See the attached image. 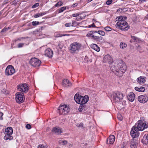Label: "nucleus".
<instances>
[{"mask_svg": "<svg viewBox=\"0 0 148 148\" xmlns=\"http://www.w3.org/2000/svg\"><path fill=\"white\" fill-rule=\"evenodd\" d=\"M110 67L112 72L119 77L121 76L126 70L125 64L121 60L116 61Z\"/></svg>", "mask_w": 148, "mask_h": 148, "instance_id": "obj_1", "label": "nucleus"}, {"mask_svg": "<svg viewBox=\"0 0 148 148\" xmlns=\"http://www.w3.org/2000/svg\"><path fill=\"white\" fill-rule=\"evenodd\" d=\"M74 99L77 103L81 105L85 104L88 101L89 97L87 95L83 97L76 93L75 95Z\"/></svg>", "mask_w": 148, "mask_h": 148, "instance_id": "obj_2", "label": "nucleus"}, {"mask_svg": "<svg viewBox=\"0 0 148 148\" xmlns=\"http://www.w3.org/2000/svg\"><path fill=\"white\" fill-rule=\"evenodd\" d=\"M82 47V45L80 43L74 42L70 44L69 49L70 52L73 53L77 52L81 49Z\"/></svg>", "mask_w": 148, "mask_h": 148, "instance_id": "obj_3", "label": "nucleus"}, {"mask_svg": "<svg viewBox=\"0 0 148 148\" xmlns=\"http://www.w3.org/2000/svg\"><path fill=\"white\" fill-rule=\"evenodd\" d=\"M116 27L124 31H126L130 28V26L126 21H121L116 23Z\"/></svg>", "mask_w": 148, "mask_h": 148, "instance_id": "obj_4", "label": "nucleus"}, {"mask_svg": "<svg viewBox=\"0 0 148 148\" xmlns=\"http://www.w3.org/2000/svg\"><path fill=\"white\" fill-rule=\"evenodd\" d=\"M137 124V127L138 131H142L148 127V123L143 120H139Z\"/></svg>", "mask_w": 148, "mask_h": 148, "instance_id": "obj_5", "label": "nucleus"}, {"mask_svg": "<svg viewBox=\"0 0 148 148\" xmlns=\"http://www.w3.org/2000/svg\"><path fill=\"white\" fill-rule=\"evenodd\" d=\"M124 95L122 92L116 91L113 94V99L115 102H118L123 99Z\"/></svg>", "mask_w": 148, "mask_h": 148, "instance_id": "obj_6", "label": "nucleus"}, {"mask_svg": "<svg viewBox=\"0 0 148 148\" xmlns=\"http://www.w3.org/2000/svg\"><path fill=\"white\" fill-rule=\"evenodd\" d=\"M58 112L60 114H65L69 112V109L67 105L62 104L60 105L58 108Z\"/></svg>", "mask_w": 148, "mask_h": 148, "instance_id": "obj_7", "label": "nucleus"}, {"mask_svg": "<svg viewBox=\"0 0 148 148\" xmlns=\"http://www.w3.org/2000/svg\"><path fill=\"white\" fill-rule=\"evenodd\" d=\"M136 126H134L132 127L130 134L133 138H138L139 136V133Z\"/></svg>", "mask_w": 148, "mask_h": 148, "instance_id": "obj_8", "label": "nucleus"}, {"mask_svg": "<svg viewBox=\"0 0 148 148\" xmlns=\"http://www.w3.org/2000/svg\"><path fill=\"white\" fill-rule=\"evenodd\" d=\"M86 36L88 37H91L93 39L101 42H103L104 41V40L103 37L100 36H95L92 35L90 32L87 34Z\"/></svg>", "mask_w": 148, "mask_h": 148, "instance_id": "obj_9", "label": "nucleus"}, {"mask_svg": "<svg viewBox=\"0 0 148 148\" xmlns=\"http://www.w3.org/2000/svg\"><path fill=\"white\" fill-rule=\"evenodd\" d=\"M29 63L34 67L38 66L40 65L41 61L37 58H34L31 59Z\"/></svg>", "mask_w": 148, "mask_h": 148, "instance_id": "obj_10", "label": "nucleus"}, {"mask_svg": "<svg viewBox=\"0 0 148 148\" xmlns=\"http://www.w3.org/2000/svg\"><path fill=\"white\" fill-rule=\"evenodd\" d=\"M23 94L20 92H18L16 94V102L21 103L23 102L24 98H23Z\"/></svg>", "mask_w": 148, "mask_h": 148, "instance_id": "obj_11", "label": "nucleus"}, {"mask_svg": "<svg viewBox=\"0 0 148 148\" xmlns=\"http://www.w3.org/2000/svg\"><path fill=\"white\" fill-rule=\"evenodd\" d=\"M5 74L7 75H10L15 72V69L14 67L11 65L8 66L6 68L5 70Z\"/></svg>", "mask_w": 148, "mask_h": 148, "instance_id": "obj_12", "label": "nucleus"}, {"mask_svg": "<svg viewBox=\"0 0 148 148\" xmlns=\"http://www.w3.org/2000/svg\"><path fill=\"white\" fill-rule=\"evenodd\" d=\"M138 142V138H133L130 143L131 148H137Z\"/></svg>", "mask_w": 148, "mask_h": 148, "instance_id": "obj_13", "label": "nucleus"}, {"mask_svg": "<svg viewBox=\"0 0 148 148\" xmlns=\"http://www.w3.org/2000/svg\"><path fill=\"white\" fill-rule=\"evenodd\" d=\"M18 90L23 92H26L28 90V87L26 84H21L17 86Z\"/></svg>", "mask_w": 148, "mask_h": 148, "instance_id": "obj_14", "label": "nucleus"}, {"mask_svg": "<svg viewBox=\"0 0 148 148\" xmlns=\"http://www.w3.org/2000/svg\"><path fill=\"white\" fill-rule=\"evenodd\" d=\"M138 100L140 103H145L148 100V98L146 95H140L138 97Z\"/></svg>", "mask_w": 148, "mask_h": 148, "instance_id": "obj_15", "label": "nucleus"}, {"mask_svg": "<svg viewBox=\"0 0 148 148\" xmlns=\"http://www.w3.org/2000/svg\"><path fill=\"white\" fill-rule=\"evenodd\" d=\"M103 62L110 64L113 62V60L110 56L109 55H107L104 56Z\"/></svg>", "mask_w": 148, "mask_h": 148, "instance_id": "obj_16", "label": "nucleus"}, {"mask_svg": "<svg viewBox=\"0 0 148 148\" xmlns=\"http://www.w3.org/2000/svg\"><path fill=\"white\" fill-rule=\"evenodd\" d=\"M62 85L64 87H70L72 86V83L67 79H64L62 82Z\"/></svg>", "mask_w": 148, "mask_h": 148, "instance_id": "obj_17", "label": "nucleus"}, {"mask_svg": "<svg viewBox=\"0 0 148 148\" xmlns=\"http://www.w3.org/2000/svg\"><path fill=\"white\" fill-rule=\"evenodd\" d=\"M115 140V137L113 135H110L107 140L106 143L108 144H112L113 143Z\"/></svg>", "mask_w": 148, "mask_h": 148, "instance_id": "obj_18", "label": "nucleus"}, {"mask_svg": "<svg viewBox=\"0 0 148 148\" xmlns=\"http://www.w3.org/2000/svg\"><path fill=\"white\" fill-rule=\"evenodd\" d=\"M53 51L50 48H48L45 51V55L49 58H51L53 55Z\"/></svg>", "mask_w": 148, "mask_h": 148, "instance_id": "obj_19", "label": "nucleus"}, {"mask_svg": "<svg viewBox=\"0 0 148 148\" xmlns=\"http://www.w3.org/2000/svg\"><path fill=\"white\" fill-rule=\"evenodd\" d=\"M128 99L131 102L134 101L135 99V94L132 92L129 93L128 95L127 96Z\"/></svg>", "mask_w": 148, "mask_h": 148, "instance_id": "obj_20", "label": "nucleus"}, {"mask_svg": "<svg viewBox=\"0 0 148 148\" xmlns=\"http://www.w3.org/2000/svg\"><path fill=\"white\" fill-rule=\"evenodd\" d=\"M146 78L145 77L140 76L137 79V81L138 83L140 84L144 83L146 81Z\"/></svg>", "mask_w": 148, "mask_h": 148, "instance_id": "obj_21", "label": "nucleus"}, {"mask_svg": "<svg viewBox=\"0 0 148 148\" xmlns=\"http://www.w3.org/2000/svg\"><path fill=\"white\" fill-rule=\"evenodd\" d=\"M142 142L144 144L147 145L148 144V134H145L142 140Z\"/></svg>", "mask_w": 148, "mask_h": 148, "instance_id": "obj_22", "label": "nucleus"}, {"mask_svg": "<svg viewBox=\"0 0 148 148\" xmlns=\"http://www.w3.org/2000/svg\"><path fill=\"white\" fill-rule=\"evenodd\" d=\"M87 109V107L85 104L80 105L78 109L79 112L84 111Z\"/></svg>", "mask_w": 148, "mask_h": 148, "instance_id": "obj_23", "label": "nucleus"}, {"mask_svg": "<svg viewBox=\"0 0 148 148\" xmlns=\"http://www.w3.org/2000/svg\"><path fill=\"white\" fill-rule=\"evenodd\" d=\"M52 131V132H54L58 134H59L62 132L61 129L56 127H53Z\"/></svg>", "mask_w": 148, "mask_h": 148, "instance_id": "obj_24", "label": "nucleus"}, {"mask_svg": "<svg viewBox=\"0 0 148 148\" xmlns=\"http://www.w3.org/2000/svg\"><path fill=\"white\" fill-rule=\"evenodd\" d=\"M13 130L12 128L11 127H8L5 129L4 134H12Z\"/></svg>", "mask_w": 148, "mask_h": 148, "instance_id": "obj_25", "label": "nucleus"}, {"mask_svg": "<svg viewBox=\"0 0 148 148\" xmlns=\"http://www.w3.org/2000/svg\"><path fill=\"white\" fill-rule=\"evenodd\" d=\"M5 136H4V138L5 140H12L13 138V137L11 136L12 134H5Z\"/></svg>", "mask_w": 148, "mask_h": 148, "instance_id": "obj_26", "label": "nucleus"}, {"mask_svg": "<svg viewBox=\"0 0 148 148\" xmlns=\"http://www.w3.org/2000/svg\"><path fill=\"white\" fill-rule=\"evenodd\" d=\"M91 47L97 52H99L100 51V48L98 47L96 44H93L91 45Z\"/></svg>", "mask_w": 148, "mask_h": 148, "instance_id": "obj_27", "label": "nucleus"}, {"mask_svg": "<svg viewBox=\"0 0 148 148\" xmlns=\"http://www.w3.org/2000/svg\"><path fill=\"white\" fill-rule=\"evenodd\" d=\"M135 89L137 91L140 92H143L145 90V88L143 87H142L140 88L138 87H135Z\"/></svg>", "mask_w": 148, "mask_h": 148, "instance_id": "obj_28", "label": "nucleus"}, {"mask_svg": "<svg viewBox=\"0 0 148 148\" xmlns=\"http://www.w3.org/2000/svg\"><path fill=\"white\" fill-rule=\"evenodd\" d=\"M46 14V12H43L40 13H37L34 15V18H38L40 16H42L44 15L45 14Z\"/></svg>", "mask_w": 148, "mask_h": 148, "instance_id": "obj_29", "label": "nucleus"}, {"mask_svg": "<svg viewBox=\"0 0 148 148\" xmlns=\"http://www.w3.org/2000/svg\"><path fill=\"white\" fill-rule=\"evenodd\" d=\"M131 38L134 42H139L140 41V40L138 38L136 37L133 36H131Z\"/></svg>", "mask_w": 148, "mask_h": 148, "instance_id": "obj_30", "label": "nucleus"}, {"mask_svg": "<svg viewBox=\"0 0 148 148\" xmlns=\"http://www.w3.org/2000/svg\"><path fill=\"white\" fill-rule=\"evenodd\" d=\"M80 23L75 21H72L71 26L72 27H77L79 25Z\"/></svg>", "mask_w": 148, "mask_h": 148, "instance_id": "obj_31", "label": "nucleus"}, {"mask_svg": "<svg viewBox=\"0 0 148 148\" xmlns=\"http://www.w3.org/2000/svg\"><path fill=\"white\" fill-rule=\"evenodd\" d=\"M127 44L123 42H121L120 46L121 48L123 49L127 47Z\"/></svg>", "mask_w": 148, "mask_h": 148, "instance_id": "obj_32", "label": "nucleus"}, {"mask_svg": "<svg viewBox=\"0 0 148 148\" xmlns=\"http://www.w3.org/2000/svg\"><path fill=\"white\" fill-rule=\"evenodd\" d=\"M59 143L62 145H66L67 143V141L66 140H61L59 141Z\"/></svg>", "mask_w": 148, "mask_h": 148, "instance_id": "obj_33", "label": "nucleus"}, {"mask_svg": "<svg viewBox=\"0 0 148 148\" xmlns=\"http://www.w3.org/2000/svg\"><path fill=\"white\" fill-rule=\"evenodd\" d=\"M66 9V7H63L60 8L58 11V13H60L63 12L64 10Z\"/></svg>", "mask_w": 148, "mask_h": 148, "instance_id": "obj_34", "label": "nucleus"}, {"mask_svg": "<svg viewBox=\"0 0 148 148\" xmlns=\"http://www.w3.org/2000/svg\"><path fill=\"white\" fill-rule=\"evenodd\" d=\"M63 3L62 2L60 1L58 2L55 5V6L56 7L60 6L62 5Z\"/></svg>", "mask_w": 148, "mask_h": 148, "instance_id": "obj_35", "label": "nucleus"}, {"mask_svg": "<svg viewBox=\"0 0 148 148\" xmlns=\"http://www.w3.org/2000/svg\"><path fill=\"white\" fill-rule=\"evenodd\" d=\"M1 92L2 93L4 94L5 95H7L9 93L8 91L5 89H3L1 90Z\"/></svg>", "mask_w": 148, "mask_h": 148, "instance_id": "obj_36", "label": "nucleus"}, {"mask_svg": "<svg viewBox=\"0 0 148 148\" xmlns=\"http://www.w3.org/2000/svg\"><path fill=\"white\" fill-rule=\"evenodd\" d=\"M97 33L99 35L103 36H104L105 34V32L104 31L101 30L98 31Z\"/></svg>", "mask_w": 148, "mask_h": 148, "instance_id": "obj_37", "label": "nucleus"}, {"mask_svg": "<svg viewBox=\"0 0 148 148\" xmlns=\"http://www.w3.org/2000/svg\"><path fill=\"white\" fill-rule=\"evenodd\" d=\"M117 18H118V21L117 22H119L120 21H125V20H124V19H123V17L122 16L118 17Z\"/></svg>", "mask_w": 148, "mask_h": 148, "instance_id": "obj_38", "label": "nucleus"}, {"mask_svg": "<svg viewBox=\"0 0 148 148\" xmlns=\"http://www.w3.org/2000/svg\"><path fill=\"white\" fill-rule=\"evenodd\" d=\"M39 22L38 21H34L32 22V25L34 26H36L39 24Z\"/></svg>", "mask_w": 148, "mask_h": 148, "instance_id": "obj_39", "label": "nucleus"}, {"mask_svg": "<svg viewBox=\"0 0 148 148\" xmlns=\"http://www.w3.org/2000/svg\"><path fill=\"white\" fill-rule=\"evenodd\" d=\"M117 118L119 120L122 121L123 119V117L121 114H119L117 115Z\"/></svg>", "mask_w": 148, "mask_h": 148, "instance_id": "obj_40", "label": "nucleus"}, {"mask_svg": "<svg viewBox=\"0 0 148 148\" xmlns=\"http://www.w3.org/2000/svg\"><path fill=\"white\" fill-rule=\"evenodd\" d=\"M105 30L106 31H110L111 30V28L110 27L108 26H107L105 27L104 28Z\"/></svg>", "mask_w": 148, "mask_h": 148, "instance_id": "obj_41", "label": "nucleus"}, {"mask_svg": "<svg viewBox=\"0 0 148 148\" xmlns=\"http://www.w3.org/2000/svg\"><path fill=\"white\" fill-rule=\"evenodd\" d=\"M77 126L79 128H83V124L82 123H81L77 125Z\"/></svg>", "mask_w": 148, "mask_h": 148, "instance_id": "obj_42", "label": "nucleus"}, {"mask_svg": "<svg viewBox=\"0 0 148 148\" xmlns=\"http://www.w3.org/2000/svg\"><path fill=\"white\" fill-rule=\"evenodd\" d=\"M39 5V3H37L35 4L34 5L32 6V8H36V7L38 6Z\"/></svg>", "mask_w": 148, "mask_h": 148, "instance_id": "obj_43", "label": "nucleus"}, {"mask_svg": "<svg viewBox=\"0 0 148 148\" xmlns=\"http://www.w3.org/2000/svg\"><path fill=\"white\" fill-rule=\"evenodd\" d=\"M112 0H108L106 2V4L107 5H109L112 3Z\"/></svg>", "mask_w": 148, "mask_h": 148, "instance_id": "obj_44", "label": "nucleus"}, {"mask_svg": "<svg viewBox=\"0 0 148 148\" xmlns=\"http://www.w3.org/2000/svg\"><path fill=\"white\" fill-rule=\"evenodd\" d=\"M24 45V43H20L18 44V47L21 48Z\"/></svg>", "mask_w": 148, "mask_h": 148, "instance_id": "obj_45", "label": "nucleus"}, {"mask_svg": "<svg viewBox=\"0 0 148 148\" xmlns=\"http://www.w3.org/2000/svg\"><path fill=\"white\" fill-rule=\"evenodd\" d=\"M25 127L27 129H29L31 128V126L30 125L27 124L26 125Z\"/></svg>", "mask_w": 148, "mask_h": 148, "instance_id": "obj_46", "label": "nucleus"}, {"mask_svg": "<svg viewBox=\"0 0 148 148\" xmlns=\"http://www.w3.org/2000/svg\"><path fill=\"white\" fill-rule=\"evenodd\" d=\"M8 30V29L6 27H5L3 28L1 31V33H2L3 32H5Z\"/></svg>", "mask_w": 148, "mask_h": 148, "instance_id": "obj_47", "label": "nucleus"}, {"mask_svg": "<svg viewBox=\"0 0 148 148\" xmlns=\"http://www.w3.org/2000/svg\"><path fill=\"white\" fill-rule=\"evenodd\" d=\"M80 13H76V14H73L72 15V16L73 17H76L77 16L80 15Z\"/></svg>", "mask_w": 148, "mask_h": 148, "instance_id": "obj_48", "label": "nucleus"}, {"mask_svg": "<svg viewBox=\"0 0 148 148\" xmlns=\"http://www.w3.org/2000/svg\"><path fill=\"white\" fill-rule=\"evenodd\" d=\"M71 23H66L65 24V26L66 27H69L71 26Z\"/></svg>", "mask_w": 148, "mask_h": 148, "instance_id": "obj_49", "label": "nucleus"}, {"mask_svg": "<svg viewBox=\"0 0 148 148\" xmlns=\"http://www.w3.org/2000/svg\"><path fill=\"white\" fill-rule=\"evenodd\" d=\"M90 32L92 35H93V34L95 33H97V31H91Z\"/></svg>", "mask_w": 148, "mask_h": 148, "instance_id": "obj_50", "label": "nucleus"}, {"mask_svg": "<svg viewBox=\"0 0 148 148\" xmlns=\"http://www.w3.org/2000/svg\"><path fill=\"white\" fill-rule=\"evenodd\" d=\"M38 148H45V147L43 145H39L38 147Z\"/></svg>", "mask_w": 148, "mask_h": 148, "instance_id": "obj_51", "label": "nucleus"}, {"mask_svg": "<svg viewBox=\"0 0 148 148\" xmlns=\"http://www.w3.org/2000/svg\"><path fill=\"white\" fill-rule=\"evenodd\" d=\"M59 37H62V36H69V34H59Z\"/></svg>", "mask_w": 148, "mask_h": 148, "instance_id": "obj_52", "label": "nucleus"}, {"mask_svg": "<svg viewBox=\"0 0 148 148\" xmlns=\"http://www.w3.org/2000/svg\"><path fill=\"white\" fill-rule=\"evenodd\" d=\"M95 27V25L94 24V23H93L92 24L89 25L88 26V27L90 28L91 27Z\"/></svg>", "mask_w": 148, "mask_h": 148, "instance_id": "obj_53", "label": "nucleus"}, {"mask_svg": "<svg viewBox=\"0 0 148 148\" xmlns=\"http://www.w3.org/2000/svg\"><path fill=\"white\" fill-rule=\"evenodd\" d=\"M3 115V114L1 112H0V119H2V116Z\"/></svg>", "mask_w": 148, "mask_h": 148, "instance_id": "obj_54", "label": "nucleus"}, {"mask_svg": "<svg viewBox=\"0 0 148 148\" xmlns=\"http://www.w3.org/2000/svg\"><path fill=\"white\" fill-rule=\"evenodd\" d=\"M147 0H139V3H143V2L146 1Z\"/></svg>", "mask_w": 148, "mask_h": 148, "instance_id": "obj_55", "label": "nucleus"}, {"mask_svg": "<svg viewBox=\"0 0 148 148\" xmlns=\"http://www.w3.org/2000/svg\"><path fill=\"white\" fill-rule=\"evenodd\" d=\"M84 60L85 61H86L87 62H88V57L87 56H85L84 58Z\"/></svg>", "mask_w": 148, "mask_h": 148, "instance_id": "obj_56", "label": "nucleus"}, {"mask_svg": "<svg viewBox=\"0 0 148 148\" xmlns=\"http://www.w3.org/2000/svg\"><path fill=\"white\" fill-rule=\"evenodd\" d=\"M77 5V3H76L73 4L72 5V6L73 7H76Z\"/></svg>", "mask_w": 148, "mask_h": 148, "instance_id": "obj_57", "label": "nucleus"}, {"mask_svg": "<svg viewBox=\"0 0 148 148\" xmlns=\"http://www.w3.org/2000/svg\"><path fill=\"white\" fill-rule=\"evenodd\" d=\"M145 19L146 20H148V14L145 16Z\"/></svg>", "mask_w": 148, "mask_h": 148, "instance_id": "obj_58", "label": "nucleus"}, {"mask_svg": "<svg viewBox=\"0 0 148 148\" xmlns=\"http://www.w3.org/2000/svg\"><path fill=\"white\" fill-rule=\"evenodd\" d=\"M23 38H18L17 40H16L15 41H17L18 40L21 41V39H23Z\"/></svg>", "mask_w": 148, "mask_h": 148, "instance_id": "obj_59", "label": "nucleus"}, {"mask_svg": "<svg viewBox=\"0 0 148 148\" xmlns=\"http://www.w3.org/2000/svg\"><path fill=\"white\" fill-rule=\"evenodd\" d=\"M123 17V19H124V20H126L127 19V17L126 16H124Z\"/></svg>", "mask_w": 148, "mask_h": 148, "instance_id": "obj_60", "label": "nucleus"}, {"mask_svg": "<svg viewBox=\"0 0 148 148\" xmlns=\"http://www.w3.org/2000/svg\"><path fill=\"white\" fill-rule=\"evenodd\" d=\"M130 43H132V42H134L132 39L130 40Z\"/></svg>", "mask_w": 148, "mask_h": 148, "instance_id": "obj_61", "label": "nucleus"}, {"mask_svg": "<svg viewBox=\"0 0 148 148\" xmlns=\"http://www.w3.org/2000/svg\"><path fill=\"white\" fill-rule=\"evenodd\" d=\"M6 28L8 29V30L9 29H10V27H6Z\"/></svg>", "mask_w": 148, "mask_h": 148, "instance_id": "obj_62", "label": "nucleus"}, {"mask_svg": "<svg viewBox=\"0 0 148 148\" xmlns=\"http://www.w3.org/2000/svg\"><path fill=\"white\" fill-rule=\"evenodd\" d=\"M123 102H124L123 104H125V103L126 101H123Z\"/></svg>", "mask_w": 148, "mask_h": 148, "instance_id": "obj_63", "label": "nucleus"}, {"mask_svg": "<svg viewBox=\"0 0 148 148\" xmlns=\"http://www.w3.org/2000/svg\"><path fill=\"white\" fill-rule=\"evenodd\" d=\"M42 28H43V27H41V30H42Z\"/></svg>", "mask_w": 148, "mask_h": 148, "instance_id": "obj_64", "label": "nucleus"}]
</instances>
